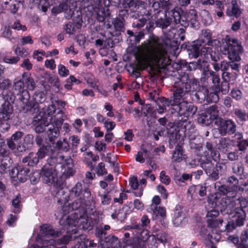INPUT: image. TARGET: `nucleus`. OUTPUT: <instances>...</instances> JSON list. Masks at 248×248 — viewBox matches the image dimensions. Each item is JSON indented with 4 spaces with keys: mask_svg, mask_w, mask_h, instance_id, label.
Instances as JSON below:
<instances>
[{
    "mask_svg": "<svg viewBox=\"0 0 248 248\" xmlns=\"http://www.w3.org/2000/svg\"><path fill=\"white\" fill-rule=\"evenodd\" d=\"M210 59L212 61V65L213 66V64L215 63H218L217 62L220 60L222 58L221 55L217 51H212L210 53Z\"/></svg>",
    "mask_w": 248,
    "mask_h": 248,
    "instance_id": "nucleus-55",
    "label": "nucleus"
},
{
    "mask_svg": "<svg viewBox=\"0 0 248 248\" xmlns=\"http://www.w3.org/2000/svg\"><path fill=\"white\" fill-rule=\"evenodd\" d=\"M188 69L190 71L197 69L202 70V76L205 75L207 71L211 70L209 69L208 62L206 60L201 59H199L197 62H190Z\"/></svg>",
    "mask_w": 248,
    "mask_h": 248,
    "instance_id": "nucleus-18",
    "label": "nucleus"
},
{
    "mask_svg": "<svg viewBox=\"0 0 248 248\" xmlns=\"http://www.w3.org/2000/svg\"><path fill=\"white\" fill-rule=\"evenodd\" d=\"M53 153V149L51 145L48 143L41 146L37 152L41 159L44 158L46 156L52 155Z\"/></svg>",
    "mask_w": 248,
    "mask_h": 248,
    "instance_id": "nucleus-25",
    "label": "nucleus"
},
{
    "mask_svg": "<svg viewBox=\"0 0 248 248\" xmlns=\"http://www.w3.org/2000/svg\"><path fill=\"white\" fill-rule=\"evenodd\" d=\"M182 146L178 143L175 147L171 157L173 162H180L185 158Z\"/></svg>",
    "mask_w": 248,
    "mask_h": 248,
    "instance_id": "nucleus-26",
    "label": "nucleus"
},
{
    "mask_svg": "<svg viewBox=\"0 0 248 248\" xmlns=\"http://www.w3.org/2000/svg\"><path fill=\"white\" fill-rule=\"evenodd\" d=\"M22 110L24 113L27 115H32L39 111V105L37 103H33V102L24 105L22 107Z\"/></svg>",
    "mask_w": 248,
    "mask_h": 248,
    "instance_id": "nucleus-27",
    "label": "nucleus"
},
{
    "mask_svg": "<svg viewBox=\"0 0 248 248\" xmlns=\"http://www.w3.org/2000/svg\"><path fill=\"white\" fill-rule=\"evenodd\" d=\"M41 158L38 155V154L34 153H30L29 155L22 159L23 163H28V165L30 166H34L37 165Z\"/></svg>",
    "mask_w": 248,
    "mask_h": 248,
    "instance_id": "nucleus-29",
    "label": "nucleus"
},
{
    "mask_svg": "<svg viewBox=\"0 0 248 248\" xmlns=\"http://www.w3.org/2000/svg\"><path fill=\"white\" fill-rule=\"evenodd\" d=\"M225 164L221 162H217L215 168L211 172L207 173L208 178L212 181H216L219 179V175H222L226 170Z\"/></svg>",
    "mask_w": 248,
    "mask_h": 248,
    "instance_id": "nucleus-19",
    "label": "nucleus"
},
{
    "mask_svg": "<svg viewBox=\"0 0 248 248\" xmlns=\"http://www.w3.org/2000/svg\"><path fill=\"white\" fill-rule=\"evenodd\" d=\"M96 173L98 176H102L107 173V170L103 162H100L98 164L96 167Z\"/></svg>",
    "mask_w": 248,
    "mask_h": 248,
    "instance_id": "nucleus-58",
    "label": "nucleus"
},
{
    "mask_svg": "<svg viewBox=\"0 0 248 248\" xmlns=\"http://www.w3.org/2000/svg\"><path fill=\"white\" fill-rule=\"evenodd\" d=\"M63 114L61 109L56 112L54 104L44 108L36 117H34L33 122L35 125V132L42 133L46 130V127H47L46 133L49 140L53 144L55 139L59 136L60 129L63 122Z\"/></svg>",
    "mask_w": 248,
    "mask_h": 248,
    "instance_id": "nucleus-1",
    "label": "nucleus"
},
{
    "mask_svg": "<svg viewBox=\"0 0 248 248\" xmlns=\"http://www.w3.org/2000/svg\"><path fill=\"white\" fill-rule=\"evenodd\" d=\"M220 50L223 55H227L229 62L230 67L233 70L238 71L240 64L235 62L240 61V54L243 52L241 42L237 39L229 35H226L223 39Z\"/></svg>",
    "mask_w": 248,
    "mask_h": 248,
    "instance_id": "nucleus-4",
    "label": "nucleus"
},
{
    "mask_svg": "<svg viewBox=\"0 0 248 248\" xmlns=\"http://www.w3.org/2000/svg\"><path fill=\"white\" fill-rule=\"evenodd\" d=\"M56 147L59 150L67 151L69 150V145L66 140L63 139L62 140H59L57 142Z\"/></svg>",
    "mask_w": 248,
    "mask_h": 248,
    "instance_id": "nucleus-48",
    "label": "nucleus"
},
{
    "mask_svg": "<svg viewBox=\"0 0 248 248\" xmlns=\"http://www.w3.org/2000/svg\"><path fill=\"white\" fill-rule=\"evenodd\" d=\"M81 27V23L78 22L74 23L69 22L64 26L63 29L66 33L73 34L76 32V30L77 29H80Z\"/></svg>",
    "mask_w": 248,
    "mask_h": 248,
    "instance_id": "nucleus-31",
    "label": "nucleus"
},
{
    "mask_svg": "<svg viewBox=\"0 0 248 248\" xmlns=\"http://www.w3.org/2000/svg\"><path fill=\"white\" fill-rule=\"evenodd\" d=\"M172 18H160L156 21V24L157 26L164 29L170 26Z\"/></svg>",
    "mask_w": 248,
    "mask_h": 248,
    "instance_id": "nucleus-42",
    "label": "nucleus"
},
{
    "mask_svg": "<svg viewBox=\"0 0 248 248\" xmlns=\"http://www.w3.org/2000/svg\"><path fill=\"white\" fill-rule=\"evenodd\" d=\"M13 108L10 101H5L0 111V124L9 120L13 113Z\"/></svg>",
    "mask_w": 248,
    "mask_h": 248,
    "instance_id": "nucleus-15",
    "label": "nucleus"
},
{
    "mask_svg": "<svg viewBox=\"0 0 248 248\" xmlns=\"http://www.w3.org/2000/svg\"><path fill=\"white\" fill-rule=\"evenodd\" d=\"M21 196L18 194L12 200L13 211L15 213H19L21 211Z\"/></svg>",
    "mask_w": 248,
    "mask_h": 248,
    "instance_id": "nucleus-33",
    "label": "nucleus"
},
{
    "mask_svg": "<svg viewBox=\"0 0 248 248\" xmlns=\"http://www.w3.org/2000/svg\"><path fill=\"white\" fill-rule=\"evenodd\" d=\"M25 85L22 79H15L14 81V90L16 92L17 95L24 91H27L24 89Z\"/></svg>",
    "mask_w": 248,
    "mask_h": 248,
    "instance_id": "nucleus-35",
    "label": "nucleus"
},
{
    "mask_svg": "<svg viewBox=\"0 0 248 248\" xmlns=\"http://www.w3.org/2000/svg\"><path fill=\"white\" fill-rule=\"evenodd\" d=\"M174 93L176 97L180 99L187 94L191 89H196L199 85L198 80L193 78H191L185 72H178L173 77Z\"/></svg>",
    "mask_w": 248,
    "mask_h": 248,
    "instance_id": "nucleus-5",
    "label": "nucleus"
},
{
    "mask_svg": "<svg viewBox=\"0 0 248 248\" xmlns=\"http://www.w3.org/2000/svg\"><path fill=\"white\" fill-rule=\"evenodd\" d=\"M146 16L147 18L141 17L139 20L138 22H133L132 24V26L138 29H140L142 28L145 25L147 21L150 19V17H152L151 14L150 13V12H148Z\"/></svg>",
    "mask_w": 248,
    "mask_h": 248,
    "instance_id": "nucleus-40",
    "label": "nucleus"
},
{
    "mask_svg": "<svg viewBox=\"0 0 248 248\" xmlns=\"http://www.w3.org/2000/svg\"><path fill=\"white\" fill-rule=\"evenodd\" d=\"M200 166L204 170L206 174L211 172L215 168V166L212 163L210 157H206L205 159H201Z\"/></svg>",
    "mask_w": 248,
    "mask_h": 248,
    "instance_id": "nucleus-30",
    "label": "nucleus"
},
{
    "mask_svg": "<svg viewBox=\"0 0 248 248\" xmlns=\"http://www.w3.org/2000/svg\"><path fill=\"white\" fill-rule=\"evenodd\" d=\"M73 160L70 157L57 154L47 159L46 164L41 170L40 176L46 184L51 185L57 181L58 173L65 177L73 175Z\"/></svg>",
    "mask_w": 248,
    "mask_h": 248,
    "instance_id": "nucleus-2",
    "label": "nucleus"
},
{
    "mask_svg": "<svg viewBox=\"0 0 248 248\" xmlns=\"http://www.w3.org/2000/svg\"><path fill=\"white\" fill-rule=\"evenodd\" d=\"M30 171L28 168H24L22 166H18L17 167L12 169L11 175L12 177H16L20 182H24L27 179Z\"/></svg>",
    "mask_w": 248,
    "mask_h": 248,
    "instance_id": "nucleus-17",
    "label": "nucleus"
},
{
    "mask_svg": "<svg viewBox=\"0 0 248 248\" xmlns=\"http://www.w3.org/2000/svg\"><path fill=\"white\" fill-rule=\"evenodd\" d=\"M124 17H122V18H120V17L117 18L114 20L113 23L116 31H124Z\"/></svg>",
    "mask_w": 248,
    "mask_h": 248,
    "instance_id": "nucleus-45",
    "label": "nucleus"
},
{
    "mask_svg": "<svg viewBox=\"0 0 248 248\" xmlns=\"http://www.w3.org/2000/svg\"><path fill=\"white\" fill-rule=\"evenodd\" d=\"M215 123L218 127L217 129L219 133L222 136L232 135L236 131V124L232 119H225L219 117Z\"/></svg>",
    "mask_w": 248,
    "mask_h": 248,
    "instance_id": "nucleus-8",
    "label": "nucleus"
},
{
    "mask_svg": "<svg viewBox=\"0 0 248 248\" xmlns=\"http://www.w3.org/2000/svg\"><path fill=\"white\" fill-rule=\"evenodd\" d=\"M185 132L186 134L188 136L190 140L195 139V134L196 130L195 129V126L191 125L190 124L185 126Z\"/></svg>",
    "mask_w": 248,
    "mask_h": 248,
    "instance_id": "nucleus-49",
    "label": "nucleus"
},
{
    "mask_svg": "<svg viewBox=\"0 0 248 248\" xmlns=\"http://www.w3.org/2000/svg\"><path fill=\"white\" fill-rule=\"evenodd\" d=\"M61 234V232L55 231L51 226L48 224H44L40 226V230L38 237H40L41 241L50 239V237H59Z\"/></svg>",
    "mask_w": 248,
    "mask_h": 248,
    "instance_id": "nucleus-12",
    "label": "nucleus"
},
{
    "mask_svg": "<svg viewBox=\"0 0 248 248\" xmlns=\"http://www.w3.org/2000/svg\"><path fill=\"white\" fill-rule=\"evenodd\" d=\"M201 79L204 83H206L207 84H209L211 81L215 86L218 85L220 82V78L217 72L212 70L207 71L205 75L202 76Z\"/></svg>",
    "mask_w": 248,
    "mask_h": 248,
    "instance_id": "nucleus-20",
    "label": "nucleus"
},
{
    "mask_svg": "<svg viewBox=\"0 0 248 248\" xmlns=\"http://www.w3.org/2000/svg\"><path fill=\"white\" fill-rule=\"evenodd\" d=\"M150 212H152L153 217L155 216V217L160 216L164 217L166 215L165 208L161 206H157L155 210H150Z\"/></svg>",
    "mask_w": 248,
    "mask_h": 248,
    "instance_id": "nucleus-50",
    "label": "nucleus"
},
{
    "mask_svg": "<svg viewBox=\"0 0 248 248\" xmlns=\"http://www.w3.org/2000/svg\"><path fill=\"white\" fill-rule=\"evenodd\" d=\"M241 13L239 5L232 6L231 9H228L227 11V14L229 16H234L236 17H238L240 15Z\"/></svg>",
    "mask_w": 248,
    "mask_h": 248,
    "instance_id": "nucleus-52",
    "label": "nucleus"
},
{
    "mask_svg": "<svg viewBox=\"0 0 248 248\" xmlns=\"http://www.w3.org/2000/svg\"><path fill=\"white\" fill-rule=\"evenodd\" d=\"M71 194H74L76 198H81L83 199H88L91 196L90 191L80 183H78L73 187Z\"/></svg>",
    "mask_w": 248,
    "mask_h": 248,
    "instance_id": "nucleus-16",
    "label": "nucleus"
},
{
    "mask_svg": "<svg viewBox=\"0 0 248 248\" xmlns=\"http://www.w3.org/2000/svg\"><path fill=\"white\" fill-rule=\"evenodd\" d=\"M33 143V136L32 135L29 134L26 135L24 138V142L22 146L24 148V151L29 149Z\"/></svg>",
    "mask_w": 248,
    "mask_h": 248,
    "instance_id": "nucleus-44",
    "label": "nucleus"
},
{
    "mask_svg": "<svg viewBox=\"0 0 248 248\" xmlns=\"http://www.w3.org/2000/svg\"><path fill=\"white\" fill-rule=\"evenodd\" d=\"M175 109L180 116L188 118L192 116L196 113L197 108L191 103L183 100L181 101V99H179V102L176 105Z\"/></svg>",
    "mask_w": 248,
    "mask_h": 248,
    "instance_id": "nucleus-10",
    "label": "nucleus"
},
{
    "mask_svg": "<svg viewBox=\"0 0 248 248\" xmlns=\"http://www.w3.org/2000/svg\"><path fill=\"white\" fill-rule=\"evenodd\" d=\"M179 98L176 97L174 93H173V96L170 99L166 98L165 97H161L158 99L159 104L158 108L157 109L159 113H163L166 110V107L170 106H173L176 107V105L179 102Z\"/></svg>",
    "mask_w": 248,
    "mask_h": 248,
    "instance_id": "nucleus-13",
    "label": "nucleus"
},
{
    "mask_svg": "<svg viewBox=\"0 0 248 248\" xmlns=\"http://www.w3.org/2000/svg\"><path fill=\"white\" fill-rule=\"evenodd\" d=\"M98 195L100 197L102 204L108 205L110 203L111 197L108 191L105 192L103 194L99 193Z\"/></svg>",
    "mask_w": 248,
    "mask_h": 248,
    "instance_id": "nucleus-51",
    "label": "nucleus"
},
{
    "mask_svg": "<svg viewBox=\"0 0 248 248\" xmlns=\"http://www.w3.org/2000/svg\"><path fill=\"white\" fill-rule=\"evenodd\" d=\"M23 135L24 133L20 131H16L14 133L11 138L7 140V143L8 147L14 151L24 152V148L21 144V140Z\"/></svg>",
    "mask_w": 248,
    "mask_h": 248,
    "instance_id": "nucleus-11",
    "label": "nucleus"
},
{
    "mask_svg": "<svg viewBox=\"0 0 248 248\" xmlns=\"http://www.w3.org/2000/svg\"><path fill=\"white\" fill-rule=\"evenodd\" d=\"M206 112L210 116V119L211 120L216 119L217 120L219 117H218L217 107L215 105L210 107L207 109Z\"/></svg>",
    "mask_w": 248,
    "mask_h": 248,
    "instance_id": "nucleus-39",
    "label": "nucleus"
},
{
    "mask_svg": "<svg viewBox=\"0 0 248 248\" xmlns=\"http://www.w3.org/2000/svg\"><path fill=\"white\" fill-rule=\"evenodd\" d=\"M105 240L109 248H121L120 242L117 237L109 235L106 238Z\"/></svg>",
    "mask_w": 248,
    "mask_h": 248,
    "instance_id": "nucleus-34",
    "label": "nucleus"
},
{
    "mask_svg": "<svg viewBox=\"0 0 248 248\" xmlns=\"http://www.w3.org/2000/svg\"><path fill=\"white\" fill-rule=\"evenodd\" d=\"M159 177L161 182L166 185H169L170 182V177L166 174L165 171L163 170L160 172Z\"/></svg>",
    "mask_w": 248,
    "mask_h": 248,
    "instance_id": "nucleus-64",
    "label": "nucleus"
},
{
    "mask_svg": "<svg viewBox=\"0 0 248 248\" xmlns=\"http://www.w3.org/2000/svg\"><path fill=\"white\" fill-rule=\"evenodd\" d=\"M171 12V16L172 17L171 18L172 19H173V22L174 23L176 24L180 23L181 20V15L180 12L175 10H172Z\"/></svg>",
    "mask_w": 248,
    "mask_h": 248,
    "instance_id": "nucleus-63",
    "label": "nucleus"
},
{
    "mask_svg": "<svg viewBox=\"0 0 248 248\" xmlns=\"http://www.w3.org/2000/svg\"><path fill=\"white\" fill-rule=\"evenodd\" d=\"M59 74L62 77L67 76L69 74V71L67 69L65 66L62 64H59L58 65Z\"/></svg>",
    "mask_w": 248,
    "mask_h": 248,
    "instance_id": "nucleus-62",
    "label": "nucleus"
},
{
    "mask_svg": "<svg viewBox=\"0 0 248 248\" xmlns=\"http://www.w3.org/2000/svg\"><path fill=\"white\" fill-rule=\"evenodd\" d=\"M198 186L193 185L190 186L187 190V197L190 198V200L195 198Z\"/></svg>",
    "mask_w": 248,
    "mask_h": 248,
    "instance_id": "nucleus-61",
    "label": "nucleus"
},
{
    "mask_svg": "<svg viewBox=\"0 0 248 248\" xmlns=\"http://www.w3.org/2000/svg\"><path fill=\"white\" fill-rule=\"evenodd\" d=\"M46 96L42 92H35L33 95V103H42L45 101Z\"/></svg>",
    "mask_w": 248,
    "mask_h": 248,
    "instance_id": "nucleus-41",
    "label": "nucleus"
},
{
    "mask_svg": "<svg viewBox=\"0 0 248 248\" xmlns=\"http://www.w3.org/2000/svg\"><path fill=\"white\" fill-rule=\"evenodd\" d=\"M87 200V199H83L81 198H77L71 205L72 209L76 211L75 212H78V215L85 213L86 210L85 206Z\"/></svg>",
    "mask_w": 248,
    "mask_h": 248,
    "instance_id": "nucleus-22",
    "label": "nucleus"
},
{
    "mask_svg": "<svg viewBox=\"0 0 248 248\" xmlns=\"http://www.w3.org/2000/svg\"><path fill=\"white\" fill-rule=\"evenodd\" d=\"M10 158L9 157L5 158L1 160L0 164V172L3 173L6 169L10 167Z\"/></svg>",
    "mask_w": 248,
    "mask_h": 248,
    "instance_id": "nucleus-53",
    "label": "nucleus"
},
{
    "mask_svg": "<svg viewBox=\"0 0 248 248\" xmlns=\"http://www.w3.org/2000/svg\"><path fill=\"white\" fill-rule=\"evenodd\" d=\"M206 42L202 40H198L194 42L192 46V50L195 58L198 57L200 55H205L208 52H210L211 48L206 46Z\"/></svg>",
    "mask_w": 248,
    "mask_h": 248,
    "instance_id": "nucleus-14",
    "label": "nucleus"
},
{
    "mask_svg": "<svg viewBox=\"0 0 248 248\" xmlns=\"http://www.w3.org/2000/svg\"><path fill=\"white\" fill-rule=\"evenodd\" d=\"M19 100L23 103V105H25L30 101H29L30 98V95L29 92L27 91H24L21 93H19Z\"/></svg>",
    "mask_w": 248,
    "mask_h": 248,
    "instance_id": "nucleus-54",
    "label": "nucleus"
},
{
    "mask_svg": "<svg viewBox=\"0 0 248 248\" xmlns=\"http://www.w3.org/2000/svg\"><path fill=\"white\" fill-rule=\"evenodd\" d=\"M231 95L232 97L236 100H240L242 98L243 93L239 89H232L231 92Z\"/></svg>",
    "mask_w": 248,
    "mask_h": 248,
    "instance_id": "nucleus-59",
    "label": "nucleus"
},
{
    "mask_svg": "<svg viewBox=\"0 0 248 248\" xmlns=\"http://www.w3.org/2000/svg\"><path fill=\"white\" fill-rule=\"evenodd\" d=\"M229 68V62L226 61H221L219 64L216 63L213 64V69L216 72L221 70L222 72H224L227 71Z\"/></svg>",
    "mask_w": 248,
    "mask_h": 248,
    "instance_id": "nucleus-36",
    "label": "nucleus"
},
{
    "mask_svg": "<svg viewBox=\"0 0 248 248\" xmlns=\"http://www.w3.org/2000/svg\"><path fill=\"white\" fill-rule=\"evenodd\" d=\"M239 180L234 176L228 177L226 185H222L218 187V190L228 198H234L237 197V193L243 192L244 188L239 185Z\"/></svg>",
    "mask_w": 248,
    "mask_h": 248,
    "instance_id": "nucleus-7",
    "label": "nucleus"
},
{
    "mask_svg": "<svg viewBox=\"0 0 248 248\" xmlns=\"http://www.w3.org/2000/svg\"><path fill=\"white\" fill-rule=\"evenodd\" d=\"M208 226L212 228H217L219 226V225L222 223V220L220 219L208 218L207 220Z\"/></svg>",
    "mask_w": 248,
    "mask_h": 248,
    "instance_id": "nucleus-56",
    "label": "nucleus"
},
{
    "mask_svg": "<svg viewBox=\"0 0 248 248\" xmlns=\"http://www.w3.org/2000/svg\"><path fill=\"white\" fill-rule=\"evenodd\" d=\"M60 224L67 230V232H74L76 233V228L78 227L85 230H91L93 227L91 219L85 213L78 215V212H74L71 217L64 216L59 221Z\"/></svg>",
    "mask_w": 248,
    "mask_h": 248,
    "instance_id": "nucleus-6",
    "label": "nucleus"
},
{
    "mask_svg": "<svg viewBox=\"0 0 248 248\" xmlns=\"http://www.w3.org/2000/svg\"><path fill=\"white\" fill-rule=\"evenodd\" d=\"M232 172L240 177L244 179L247 177V173L245 171V168L243 163L241 161L233 163L231 165Z\"/></svg>",
    "mask_w": 248,
    "mask_h": 248,
    "instance_id": "nucleus-21",
    "label": "nucleus"
},
{
    "mask_svg": "<svg viewBox=\"0 0 248 248\" xmlns=\"http://www.w3.org/2000/svg\"><path fill=\"white\" fill-rule=\"evenodd\" d=\"M124 242L125 244V246L123 248H138L139 240L137 238H134L132 240L124 239Z\"/></svg>",
    "mask_w": 248,
    "mask_h": 248,
    "instance_id": "nucleus-46",
    "label": "nucleus"
},
{
    "mask_svg": "<svg viewBox=\"0 0 248 248\" xmlns=\"http://www.w3.org/2000/svg\"><path fill=\"white\" fill-rule=\"evenodd\" d=\"M226 203L225 210L227 214L232 215L233 214V211H237V209H244L248 206V201L243 197H239L237 199H232L228 202L226 201Z\"/></svg>",
    "mask_w": 248,
    "mask_h": 248,
    "instance_id": "nucleus-9",
    "label": "nucleus"
},
{
    "mask_svg": "<svg viewBox=\"0 0 248 248\" xmlns=\"http://www.w3.org/2000/svg\"><path fill=\"white\" fill-rule=\"evenodd\" d=\"M231 146V140L228 138H221L218 144V149L223 152H227Z\"/></svg>",
    "mask_w": 248,
    "mask_h": 248,
    "instance_id": "nucleus-32",
    "label": "nucleus"
},
{
    "mask_svg": "<svg viewBox=\"0 0 248 248\" xmlns=\"http://www.w3.org/2000/svg\"><path fill=\"white\" fill-rule=\"evenodd\" d=\"M233 113L236 118L240 121L244 122L247 120V114L246 111L239 108H235L233 110Z\"/></svg>",
    "mask_w": 248,
    "mask_h": 248,
    "instance_id": "nucleus-37",
    "label": "nucleus"
},
{
    "mask_svg": "<svg viewBox=\"0 0 248 248\" xmlns=\"http://www.w3.org/2000/svg\"><path fill=\"white\" fill-rule=\"evenodd\" d=\"M167 47V44L163 40L156 37H153L149 41L142 60L146 62H152L158 66L164 67L170 63Z\"/></svg>",
    "mask_w": 248,
    "mask_h": 248,
    "instance_id": "nucleus-3",
    "label": "nucleus"
},
{
    "mask_svg": "<svg viewBox=\"0 0 248 248\" xmlns=\"http://www.w3.org/2000/svg\"><path fill=\"white\" fill-rule=\"evenodd\" d=\"M22 77L24 85H25L27 88L29 90H33L35 87V83L33 78L31 77V74L24 72L23 73Z\"/></svg>",
    "mask_w": 248,
    "mask_h": 248,
    "instance_id": "nucleus-28",
    "label": "nucleus"
},
{
    "mask_svg": "<svg viewBox=\"0 0 248 248\" xmlns=\"http://www.w3.org/2000/svg\"><path fill=\"white\" fill-rule=\"evenodd\" d=\"M187 222L185 214L182 211H178L175 213L173 223L176 227L183 226Z\"/></svg>",
    "mask_w": 248,
    "mask_h": 248,
    "instance_id": "nucleus-24",
    "label": "nucleus"
},
{
    "mask_svg": "<svg viewBox=\"0 0 248 248\" xmlns=\"http://www.w3.org/2000/svg\"><path fill=\"white\" fill-rule=\"evenodd\" d=\"M211 120H212L210 119V116L207 114L206 112L202 113L198 118L199 123L205 125L210 124L211 122Z\"/></svg>",
    "mask_w": 248,
    "mask_h": 248,
    "instance_id": "nucleus-47",
    "label": "nucleus"
},
{
    "mask_svg": "<svg viewBox=\"0 0 248 248\" xmlns=\"http://www.w3.org/2000/svg\"><path fill=\"white\" fill-rule=\"evenodd\" d=\"M227 158L231 161L237 160L239 158V152L237 150L228 152L227 154Z\"/></svg>",
    "mask_w": 248,
    "mask_h": 248,
    "instance_id": "nucleus-60",
    "label": "nucleus"
},
{
    "mask_svg": "<svg viewBox=\"0 0 248 248\" xmlns=\"http://www.w3.org/2000/svg\"><path fill=\"white\" fill-rule=\"evenodd\" d=\"M232 217H234L235 219L234 222L236 226L242 227L244 226L246 219V213L245 210L242 209H237V211H233V214H232Z\"/></svg>",
    "mask_w": 248,
    "mask_h": 248,
    "instance_id": "nucleus-23",
    "label": "nucleus"
},
{
    "mask_svg": "<svg viewBox=\"0 0 248 248\" xmlns=\"http://www.w3.org/2000/svg\"><path fill=\"white\" fill-rule=\"evenodd\" d=\"M241 243L240 248H248V229H244L240 234Z\"/></svg>",
    "mask_w": 248,
    "mask_h": 248,
    "instance_id": "nucleus-38",
    "label": "nucleus"
},
{
    "mask_svg": "<svg viewBox=\"0 0 248 248\" xmlns=\"http://www.w3.org/2000/svg\"><path fill=\"white\" fill-rule=\"evenodd\" d=\"M43 241V246L42 247H31V248H55L54 245V241L53 239L49 240H44Z\"/></svg>",
    "mask_w": 248,
    "mask_h": 248,
    "instance_id": "nucleus-57",
    "label": "nucleus"
},
{
    "mask_svg": "<svg viewBox=\"0 0 248 248\" xmlns=\"http://www.w3.org/2000/svg\"><path fill=\"white\" fill-rule=\"evenodd\" d=\"M19 60L20 58L18 56L5 55L2 57V61L4 62L10 64H15L17 63Z\"/></svg>",
    "mask_w": 248,
    "mask_h": 248,
    "instance_id": "nucleus-43",
    "label": "nucleus"
}]
</instances>
